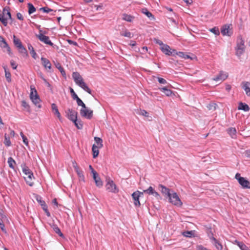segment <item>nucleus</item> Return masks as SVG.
Wrapping results in <instances>:
<instances>
[{
  "mask_svg": "<svg viewBox=\"0 0 250 250\" xmlns=\"http://www.w3.org/2000/svg\"><path fill=\"white\" fill-rule=\"evenodd\" d=\"M21 167L23 173L26 176L24 177L26 184L29 186L32 187L34 185L32 179L34 178L32 171L26 166L25 163L21 164Z\"/></svg>",
  "mask_w": 250,
  "mask_h": 250,
  "instance_id": "nucleus-1",
  "label": "nucleus"
},
{
  "mask_svg": "<svg viewBox=\"0 0 250 250\" xmlns=\"http://www.w3.org/2000/svg\"><path fill=\"white\" fill-rule=\"evenodd\" d=\"M244 40L242 37L239 35L237 38L236 46L235 47V55L240 57L245 52V46L244 45Z\"/></svg>",
  "mask_w": 250,
  "mask_h": 250,
  "instance_id": "nucleus-2",
  "label": "nucleus"
},
{
  "mask_svg": "<svg viewBox=\"0 0 250 250\" xmlns=\"http://www.w3.org/2000/svg\"><path fill=\"white\" fill-rule=\"evenodd\" d=\"M30 98L33 103L38 107L41 108V105L40 102L41 101L37 90L35 88H31V93L30 94Z\"/></svg>",
  "mask_w": 250,
  "mask_h": 250,
  "instance_id": "nucleus-3",
  "label": "nucleus"
},
{
  "mask_svg": "<svg viewBox=\"0 0 250 250\" xmlns=\"http://www.w3.org/2000/svg\"><path fill=\"white\" fill-rule=\"evenodd\" d=\"M168 198L169 202L172 205L178 207H180L182 206L183 203L176 192L172 191L169 196H168Z\"/></svg>",
  "mask_w": 250,
  "mask_h": 250,
  "instance_id": "nucleus-4",
  "label": "nucleus"
},
{
  "mask_svg": "<svg viewBox=\"0 0 250 250\" xmlns=\"http://www.w3.org/2000/svg\"><path fill=\"white\" fill-rule=\"evenodd\" d=\"M106 181L107 183L105 185V187L107 190L114 193H117L119 192V189L113 180L110 179L109 178L106 177Z\"/></svg>",
  "mask_w": 250,
  "mask_h": 250,
  "instance_id": "nucleus-5",
  "label": "nucleus"
},
{
  "mask_svg": "<svg viewBox=\"0 0 250 250\" xmlns=\"http://www.w3.org/2000/svg\"><path fill=\"white\" fill-rule=\"evenodd\" d=\"M231 24H225L223 25L221 28V33L223 36H227L230 37L232 34L233 31L232 28H230Z\"/></svg>",
  "mask_w": 250,
  "mask_h": 250,
  "instance_id": "nucleus-6",
  "label": "nucleus"
},
{
  "mask_svg": "<svg viewBox=\"0 0 250 250\" xmlns=\"http://www.w3.org/2000/svg\"><path fill=\"white\" fill-rule=\"evenodd\" d=\"M66 117L72 122L77 118L78 112L73 109L68 108L65 111Z\"/></svg>",
  "mask_w": 250,
  "mask_h": 250,
  "instance_id": "nucleus-7",
  "label": "nucleus"
},
{
  "mask_svg": "<svg viewBox=\"0 0 250 250\" xmlns=\"http://www.w3.org/2000/svg\"><path fill=\"white\" fill-rule=\"evenodd\" d=\"M8 10H10V7L8 6H5L3 8L2 12H0V21L4 26H6L8 23L7 17L5 16L6 14V12H7Z\"/></svg>",
  "mask_w": 250,
  "mask_h": 250,
  "instance_id": "nucleus-8",
  "label": "nucleus"
},
{
  "mask_svg": "<svg viewBox=\"0 0 250 250\" xmlns=\"http://www.w3.org/2000/svg\"><path fill=\"white\" fill-rule=\"evenodd\" d=\"M80 115L82 117H84L87 119H91L93 117V110L87 109H81Z\"/></svg>",
  "mask_w": 250,
  "mask_h": 250,
  "instance_id": "nucleus-9",
  "label": "nucleus"
},
{
  "mask_svg": "<svg viewBox=\"0 0 250 250\" xmlns=\"http://www.w3.org/2000/svg\"><path fill=\"white\" fill-rule=\"evenodd\" d=\"M161 50L163 53L168 56L174 55L176 53L175 50H172L169 45L166 44L161 47Z\"/></svg>",
  "mask_w": 250,
  "mask_h": 250,
  "instance_id": "nucleus-10",
  "label": "nucleus"
},
{
  "mask_svg": "<svg viewBox=\"0 0 250 250\" xmlns=\"http://www.w3.org/2000/svg\"><path fill=\"white\" fill-rule=\"evenodd\" d=\"M36 36L40 41L51 46H53L54 44L51 42L48 36H45L41 33Z\"/></svg>",
  "mask_w": 250,
  "mask_h": 250,
  "instance_id": "nucleus-11",
  "label": "nucleus"
},
{
  "mask_svg": "<svg viewBox=\"0 0 250 250\" xmlns=\"http://www.w3.org/2000/svg\"><path fill=\"white\" fill-rule=\"evenodd\" d=\"M72 78L78 85H80L82 83L84 82L83 79L80 73L78 72H74L72 73Z\"/></svg>",
  "mask_w": 250,
  "mask_h": 250,
  "instance_id": "nucleus-12",
  "label": "nucleus"
},
{
  "mask_svg": "<svg viewBox=\"0 0 250 250\" xmlns=\"http://www.w3.org/2000/svg\"><path fill=\"white\" fill-rule=\"evenodd\" d=\"M0 46L3 48L6 49L7 52L8 53L11 55L12 53L11 51V49L7 43L6 42L5 40L0 35Z\"/></svg>",
  "mask_w": 250,
  "mask_h": 250,
  "instance_id": "nucleus-13",
  "label": "nucleus"
},
{
  "mask_svg": "<svg viewBox=\"0 0 250 250\" xmlns=\"http://www.w3.org/2000/svg\"><path fill=\"white\" fill-rule=\"evenodd\" d=\"M132 197L134 200V204L136 207H140L141 205L139 198L140 191L137 190L132 194Z\"/></svg>",
  "mask_w": 250,
  "mask_h": 250,
  "instance_id": "nucleus-14",
  "label": "nucleus"
},
{
  "mask_svg": "<svg viewBox=\"0 0 250 250\" xmlns=\"http://www.w3.org/2000/svg\"><path fill=\"white\" fill-rule=\"evenodd\" d=\"M238 183L243 188L250 189V182L246 178L244 177L243 178H239Z\"/></svg>",
  "mask_w": 250,
  "mask_h": 250,
  "instance_id": "nucleus-15",
  "label": "nucleus"
},
{
  "mask_svg": "<svg viewBox=\"0 0 250 250\" xmlns=\"http://www.w3.org/2000/svg\"><path fill=\"white\" fill-rule=\"evenodd\" d=\"M93 178L95 181L97 187L101 188L103 186V182L101 180L100 177L99 176L97 172H95L94 173V175H93Z\"/></svg>",
  "mask_w": 250,
  "mask_h": 250,
  "instance_id": "nucleus-16",
  "label": "nucleus"
},
{
  "mask_svg": "<svg viewBox=\"0 0 250 250\" xmlns=\"http://www.w3.org/2000/svg\"><path fill=\"white\" fill-rule=\"evenodd\" d=\"M158 187L161 192L165 196H167V197H168V196L171 194L170 189L164 185L159 184Z\"/></svg>",
  "mask_w": 250,
  "mask_h": 250,
  "instance_id": "nucleus-17",
  "label": "nucleus"
},
{
  "mask_svg": "<svg viewBox=\"0 0 250 250\" xmlns=\"http://www.w3.org/2000/svg\"><path fill=\"white\" fill-rule=\"evenodd\" d=\"M228 77V75L227 74H225L223 71H220L219 74L212 80L215 81H224Z\"/></svg>",
  "mask_w": 250,
  "mask_h": 250,
  "instance_id": "nucleus-18",
  "label": "nucleus"
},
{
  "mask_svg": "<svg viewBox=\"0 0 250 250\" xmlns=\"http://www.w3.org/2000/svg\"><path fill=\"white\" fill-rule=\"evenodd\" d=\"M242 88L246 92L248 96H250V83L245 82L242 83Z\"/></svg>",
  "mask_w": 250,
  "mask_h": 250,
  "instance_id": "nucleus-19",
  "label": "nucleus"
},
{
  "mask_svg": "<svg viewBox=\"0 0 250 250\" xmlns=\"http://www.w3.org/2000/svg\"><path fill=\"white\" fill-rule=\"evenodd\" d=\"M41 60L42 65L45 68H48L49 69L51 68V64L49 60L45 58L42 57Z\"/></svg>",
  "mask_w": 250,
  "mask_h": 250,
  "instance_id": "nucleus-20",
  "label": "nucleus"
},
{
  "mask_svg": "<svg viewBox=\"0 0 250 250\" xmlns=\"http://www.w3.org/2000/svg\"><path fill=\"white\" fill-rule=\"evenodd\" d=\"M238 109L244 111H249L250 110V108L247 104L240 102L238 104Z\"/></svg>",
  "mask_w": 250,
  "mask_h": 250,
  "instance_id": "nucleus-21",
  "label": "nucleus"
},
{
  "mask_svg": "<svg viewBox=\"0 0 250 250\" xmlns=\"http://www.w3.org/2000/svg\"><path fill=\"white\" fill-rule=\"evenodd\" d=\"M51 109L54 114L60 120L61 119V114L59 111L57 105L53 103L51 104Z\"/></svg>",
  "mask_w": 250,
  "mask_h": 250,
  "instance_id": "nucleus-22",
  "label": "nucleus"
},
{
  "mask_svg": "<svg viewBox=\"0 0 250 250\" xmlns=\"http://www.w3.org/2000/svg\"><path fill=\"white\" fill-rule=\"evenodd\" d=\"M52 228L53 229V230L58 234L60 237L62 238H64V235L63 233L61 232V229H59V228L58 227V226L55 224H53L51 226Z\"/></svg>",
  "mask_w": 250,
  "mask_h": 250,
  "instance_id": "nucleus-23",
  "label": "nucleus"
},
{
  "mask_svg": "<svg viewBox=\"0 0 250 250\" xmlns=\"http://www.w3.org/2000/svg\"><path fill=\"white\" fill-rule=\"evenodd\" d=\"M228 133L232 138H236V129L234 127H229L227 129Z\"/></svg>",
  "mask_w": 250,
  "mask_h": 250,
  "instance_id": "nucleus-24",
  "label": "nucleus"
},
{
  "mask_svg": "<svg viewBox=\"0 0 250 250\" xmlns=\"http://www.w3.org/2000/svg\"><path fill=\"white\" fill-rule=\"evenodd\" d=\"M234 243L236 244L241 250H250L242 242H239L237 240H235Z\"/></svg>",
  "mask_w": 250,
  "mask_h": 250,
  "instance_id": "nucleus-25",
  "label": "nucleus"
},
{
  "mask_svg": "<svg viewBox=\"0 0 250 250\" xmlns=\"http://www.w3.org/2000/svg\"><path fill=\"white\" fill-rule=\"evenodd\" d=\"M3 68L5 72V76L7 81L9 83L11 82V73L7 68V66H3Z\"/></svg>",
  "mask_w": 250,
  "mask_h": 250,
  "instance_id": "nucleus-26",
  "label": "nucleus"
},
{
  "mask_svg": "<svg viewBox=\"0 0 250 250\" xmlns=\"http://www.w3.org/2000/svg\"><path fill=\"white\" fill-rule=\"evenodd\" d=\"M74 123L76 127L79 129H81L83 127V123L81 121V120H78L77 118L76 119L75 121H72Z\"/></svg>",
  "mask_w": 250,
  "mask_h": 250,
  "instance_id": "nucleus-27",
  "label": "nucleus"
},
{
  "mask_svg": "<svg viewBox=\"0 0 250 250\" xmlns=\"http://www.w3.org/2000/svg\"><path fill=\"white\" fill-rule=\"evenodd\" d=\"M99 146H96L95 144L92 146V151L93 153V157L94 158H96L99 155Z\"/></svg>",
  "mask_w": 250,
  "mask_h": 250,
  "instance_id": "nucleus-28",
  "label": "nucleus"
},
{
  "mask_svg": "<svg viewBox=\"0 0 250 250\" xmlns=\"http://www.w3.org/2000/svg\"><path fill=\"white\" fill-rule=\"evenodd\" d=\"M13 42L18 49L23 45L20 40L17 38L15 35L13 36Z\"/></svg>",
  "mask_w": 250,
  "mask_h": 250,
  "instance_id": "nucleus-29",
  "label": "nucleus"
},
{
  "mask_svg": "<svg viewBox=\"0 0 250 250\" xmlns=\"http://www.w3.org/2000/svg\"><path fill=\"white\" fill-rule=\"evenodd\" d=\"M80 87L83 89L84 91H86L88 93L92 94V91L91 89L88 87L87 84L84 82L82 83L80 85H79Z\"/></svg>",
  "mask_w": 250,
  "mask_h": 250,
  "instance_id": "nucleus-30",
  "label": "nucleus"
},
{
  "mask_svg": "<svg viewBox=\"0 0 250 250\" xmlns=\"http://www.w3.org/2000/svg\"><path fill=\"white\" fill-rule=\"evenodd\" d=\"M28 48L29 50L30 51V53L32 55V57L36 59L37 58V55L36 53V52L34 50V49L32 45L31 44H28Z\"/></svg>",
  "mask_w": 250,
  "mask_h": 250,
  "instance_id": "nucleus-31",
  "label": "nucleus"
},
{
  "mask_svg": "<svg viewBox=\"0 0 250 250\" xmlns=\"http://www.w3.org/2000/svg\"><path fill=\"white\" fill-rule=\"evenodd\" d=\"M159 89L163 92L167 96H170L172 94V91L166 87L159 88Z\"/></svg>",
  "mask_w": 250,
  "mask_h": 250,
  "instance_id": "nucleus-32",
  "label": "nucleus"
},
{
  "mask_svg": "<svg viewBox=\"0 0 250 250\" xmlns=\"http://www.w3.org/2000/svg\"><path fill=\"white\" fill-rule=\"evenodd\" d=\"M141 11L143 14H145L148 18H150L151 17V18H152L153 19H154V17L153 16V15L152 14V13L151 12H150L149 11H148V10L147 9V8H142L141 9Z\"/></svg>",
  "mask_w": 250,
  "mask_h": 250,
  "instance_id": "nucleus-33",
  "label": "nucleus"
},
{
  "mask_svg": "<svg viewBox=\"0 0 250 250\" xmlns=\"http://www.w3.org/2000/svg\"><path fill=\"white\" fill-rule=\"evenodd\" d=\"M27 6L28 8V14L29 15H31V14L33 13L36 11V8L31 3H28L27 4Z\"/></svg>",
  "mask_w": 250,
  "mask_h": 250,
  "instance_id": "nucleus-34",
  "label": "nucleus"
},
{
  "mask_svg": "<svg viewBox=\"0 0 250 250\" xmlns=\"http://www.w3.org/2000/svg\"><path fill=\"white\" fill-rule=\"evenodd\" d=\"M19 53L21 54L23 56L27 57L28 56V53L25 48L22 45L18 48Z\"/></svg>",
  "mask_w": 250,
  "mask_h": 250,
  "instance_id": "nucleus-35",
  "label": "nucleus"
},
{
  "mask_svg": "<svg viewBox=\"0 0 250 250\" xmlns=\"http://www.w3.org/2000/svg\"><path fill=\"white\" fill-rule=\"evenodd\" d=\"M7 163L9 165V167L13 169H14V164H16V162L13 159V158L12 157H9L8 158V161H7Z\"/></svg>",
  "mask_w": 250,
  "mask_h": 250,
  "instance_id": "nucleus-36",
  "label": "nucleus"
},
{
  "mask_svg": "<svg viewBox=\"0 0 250 250\" xmlns=\"http://www.w3.org/2000/svg\"><path fill=\"white\" fill-rule=\"evenodd\" d=\"M194 234L195 231L194 230L186 231L183 233V235L187 237H191L194 236Z\"/></svg>",
  "mask_w": 250,
  "mask_h": 250,
  "instance_id": "nucleus-37",
  "label": "nucleus"
},
{
  "mask_svg": "<svg viewBox=\"0 0 250 250\" xmlns=\"http://www.w3.org/2000/svg\"><path fill=\"white\" fill-rule=\"evenodd\" d=\"M94 140L96 142V143H97V144L98 145H99V148H101L103 147V140L101 138H99V137H94Z\"/></svg>",
  "mask_w": 250,
  "mask_h": 250,
  "instance_id": "nucleus-38",
  "label": "nucleus"
},
{
  "mask_svg": "<svg viewBox=\"0 0 250 250\" xmlns=\"http://www.w3.org/2000/svg\"><path fill=\"white\" fill-rule=\"evenodd\" d=\"M77 172V174L79 178L80 181H82L83 182H84V176L83 174V172L82 170H80V169L76 171Z\"/></svg>",
  "mask_w": 250,
  "mask_h": 250,
  "instance_id": "nucleus-39",
  "label": "nucleus"
},
{
  "mask_svg": "<svg viewBox=\"0 0 250 250\" xmlns=\"http://www.w3.org/2000/svg\"><path fill=\"white\" fill-rule=\"evenodd\" d=\"M4 144L7 146H11V143L10 140V137L6 135V134L4 135Z\"/></svg>",
  "mask_w": 250,
  "mask_h": 250,
  "instance_id": "nucleus-40",
  "label": "nucleus"
},
{
  "mask_svg": "<svg viewBox=\"0 0 250 250\" xmlns=\"http://www.w3.org/2000/svg\"><path fill=\"white\" fill-rule=\"evenodd\" d=\"M176 54L178 55L180 58H183L185 59H187L191 58L187 54H186L185 53L183 52H179L178 53H177L176 52Z\"/></svg>",
  "mask_w": 250,
  "mask_h": 250,
  "instance_id": "nucleus-41",
  "label": "nucleus"
},
{
  "mask_svg": "<svg viewBox=\"0 0 250 250\" xmlns=\"http://www.w3.org/2000/svg\"><path fill=\"white\" fill-rule=\"evenodd\" d=\"M217 106V104L214 103H211L207 105V107L209 110L213 111L216 109Z\"/></svg>",
  "mask_w": 250,
  "mask_h": 250,
  "instance_id": "nucleus-42",
  "label": "nucleus"
},
{
  "mask_svg": "<svg viewBox=\"0 0 250 250\" xmlns=\"http://www.w3.org/2000/svg\"><path fill=\"white\" fill-rule=\"evenodd\" d=\"M207 233L208 235V237L209 238V239L211 241H212V238H214V237H213V233L212 229L210 228H207Z\"/></svg>",
  "mask_w": 250,
  "mask_h": 250,
  "instance_id": "nucleus-43",
  "label": "nucleus"
},
{
  "mask_svg": "<svg viewBox=\"0 0 250 250\" xmlns=\"http://www.w3.org/2000/svg\"><path fill=\"white\" fill-rule=\"evenodd\" d=\"M209 31L213 33L215 35H219L220 31L218 27H214L209 29Z\"/></svg>",
  "mask_w": 250,
  "mask_h": 250,
  "instance_id": "nucleus-44",
  "label": "nucleus"
},
{
  "mask_svg": "<svg viewBox=\"0 0 250 250\" xmlns=\"http://www.w3.org/2000/svg\"><path fill=\"white\" fill-rule=\"evenodd\" d=\"M155 189L152 187H149L147 189L144 190V192L148 194V195H152Z\"/></svg>",
  "mask_w": 250,
  "mask_h": 250,
  "instance_id": "nucleus-45",
  "label": "nucleus"
},
{
  "mask_svg": "<svg viewBox=\"0 0 250 250\" xmlns=\"http://www.w3.org/2000/svg\"><path fill=\"white\" fill-rule=\"evenodd\" d=\"M21 105L26 111L28 112L30 111V106L25 101L23 100L21 101Z\"/></svg>",
  "mask_w": 250,
  "mask_h": 250,
  "instance_id": "nucleus-46",
  "label": "nucleus"
},
{
  "mask_svg": "<svg viewBox=\"0 0 250 250\" xmlns=\"http://www.w3.org/2000/svg\"><path fill=\"white\" fill-rule=\"evenodd\" d=\"M40 11H42L44 13H48L50 12L54 11V10L48 7H43L40 8Z\"/></svg>",
  "mask_w": 250,
  "mask_h": 250,
  "instance_id": "nucleus-47",
  "label": "nucleus"
},
{
  "mask_svg": "<svg viewBox=\"0 0 250 250\" xmlns=\"http://www.w3.org/2000/svg\"><path fill=\"white\" fill-rule=\"evenodd\" d=\"M20 135L21 136L24 144L26 146H28V141L26 137L24 135L22 132H20Z\"/></svg>",
  "mask_w": 250,
  "mask_h": 250,
  "instance_id": "nucleus-48",
  "label": "nucleus"
},
{
  "mask_svg": "<svg viewBox=\"0 0 250 250\" xmlns=\"http://www.w3.org/2000/svg\"><path fill=\"white\" fill-rule=\"evenodd\" d=\"M123 19L127 21L131 22L133 19V17L130 15L124 14Z\"/></svg>",
  "mask_w": 250,
  "mask_h": 250,
  "instance_id": "nucleus-49",
  "label": "nucleus"
},
{
  "mask_svg": "<svg viewBox=\"0 0 250 250\" xmlns=\"http://www.w3.org/2000/svg\"><path fill=\"white\" fill-rule=\"evenodd\" d=\"M121 35L129 38H131L132 37L131 33L127 30H126L124 33H121Z\"/></svg>",
  "mask_w": 250,
  "mask_h": 250,
  "instance_id": "nucleus-50",
  "label": "nucleus"
},
{
  "mask_svg": "<svg viewBox=\"0 0 250 250\" xmlns=\"http://www.w3.org/2000/svg\"><path fill=\"white\" fill-rule=\"evenodd\" d=\"M0 228L4 233H7L6 229L5 228V225L3 223L2 219L1 218H0Z\"/></svg>",
  "mask_w": 250,
  "mask_h": 250,
  "instance_id": "nucleus-51",
  "label": "nucleus"
},
{
  "mask_svg": "<svg viewBox=\"0 0 250 250\" xmlns=\"http://www.w3.org/2000/svg\"><path fill=\"white\" fill-rule=\"evenodd\" d=\"M70 92L71 94L72 98L73 100H75L78 97V95L76 94V93L75 92L73 89L71 87H69Z\"/></svg>",
  "mask_w": 250,
  "mask_h": 250,
  "instance_id": "nucleus-52",
  "label": "nucleus"
},
{
  "mask_svg": "<svg viewBox=\"0 0 250 250\" xmlns=\"http://www.w3.org/2000/svg\"><path fill=\"white\" fill-rule=\"evenodd\" d=\"M37 202L42 206V204H44L45 202L42 200L41 196L38 195L36 197Z\"/></svg>",
  "mask_w": 250,
  "mask_h": 250,
  "instance_id": "nucleus-53",
  "label": "nucleus"
},
{
  "mask_svg": "<svg viewBox=\"0 0 250 250\" xmlns=\"http://www.w3.org/2000/svg\"><path fill=\"white\" fill-rule=\"evenodd\" d=\"M152 195L154 196L156 198V199L158 200H160V199H162V198H161V196L159 195V194L155 190H154V191L153 192V193H152Z\"/></svg>",
  "mask_w": 250,
  "mask_h": 250,
  "instance_id": "nucleus-54",
  "label": "nucleus"
},
{
  "mask_svg": "<svg viewBox=\"0 0 250 250\" xmlns=\"http://www.w3.org/2000/svg\"><path fill=\"white\" fill-rule=\"evenodd\" d=\"M152 195L154 196L156 198V199L158 200H160V199H162V198H161V196L159 195V194L155 190H154V191L153 192V193H152Z\"/></svg>",
  "mask_w": 250,
  "mask_h": 250,
  "instance_id": "nucleus-55",
  "label": "nucleus"
},
{
  "mask_svg": "<svg viewBox=\"0 0 250 250\" xmlns=\"http://www.w3.org/2000/svg\"><path fill=\"white\" fill-rule=\"evenodd\" d=\"M158 81L159 83H162V84H166L167 83V81L162 78L158 77Z\"/></svg>",
  "mask_w": 250,
  "mask_h": 250,
  "instance_id": "nucleus-56",
  "label": "nucleus"
},
{
  "mask_svg": "<svg viewBox=\"0 0 250 250\" xmlns=\"http://www.w3.org/2000/svg\"><path fill=\"white\" fill-rule=\"evenodd\" d=\"M5 17H7V20L9 19V20H11L12 21H13V19H12V18L11 14V13L10 12V10H8L7 11V12H6V14L5 15Z\"/></svg>",
  "mask_w": 250,
  "mask_h": 250,
  "instance_id": "nucleus-57",
  "label": "nucleus"
},
{
  "mask_svg": "<svg viewBox=\"0 0 250 250\" xmlns=\"http://www.w3.org/2000/svg\"><path fill=\"white\" fill-rule=\"evenodd\" d=\"M141 114L145 117H148L149 113L145 110H142L141 111Z\"/></svg>",
  "mask_w": 250,
  "mask_h": 250,
  "instance_id": "nucleus-58",
  "label": "nucleus"
},
{
  "mask_svg": "<svg viewBox=\"0 0 250 250\" xmlns=\"http://www.w3.org/2000/svg\"><path fill=\"white\" fill-rule=\"evenodd\" d=\"M10 64L12 66L13 69H16L17 68V65L13 60H11L10 61Z\"/></svg>",
  "mask_w": 250,
  "mask_h": 250,
  "instance_id": "nucleus-59",
  "label": "nucleus"
},
{
  "mask_svg": "<svg viewBox=\"0 0 250 250\" xmlns=\"http://www.w3.org/2000/svg\"><path fill=\"white\" fill-rule=\"evenodd\" d=\"M75 100L76 101L77 104L79 106H80L81 105H82V104L83 103L82 101V100L80 98H79V97H78L76 99H75Z\"/></svg>",
  "mask_w": 250,
  "mask_h": 250,
  "instance_id": "nucleus-60",
  "label": "nucleus"
},
{
  "mask_svg": "<svg viewBox=\"0 0 250 250\" xmlns=\"http://www.w3.org/2000/svg\"><path fill=\"white\" fill-rule=\"evenodd\" d=\"M73 167L74 168L75 170L76 171H77V170H79V167H78V166L77 165V163L75 161L73 162Z\"/></svg>",
  "mask_w": 250,
  "mask_h": 250,
  "instance_id": "nucleus-61",
  "label": "nucleus"
},
{
  "mask_svg": "<svg viewBox=\"0 0 250 250\" xmlns=\"http://www.w3.org/2000/svg\"><path fill=\"white\" fill-rule=\"evenodd\" d=\"M196 249L197 250H207V249L202 245H198L196 247Z\"/></svg>",
  "mask_w": 250,
  "mask_h": 250,
  "instance_id": "nucleus-62",
  "label": "nucleus"
},
{
  "mask_svg": "<svg viewBox=\"0 0 250 250\" xmlns=\"http://www.w3.org/2000/svg\"><path fill=\"white\" fill-rule=\"evenodd\" d=\"M17 18L20 20H21V21H23V16L22 15V14L20 13H18L17 14Z\"/></svg>",
  "mask_w": 250,
  "mask_h": 250,
  "instance_id": "nucleus-63",
  "label": "nucleus"
},
{
  "mask_svg": "<svg viewBox=\"0 0 250 250\" xmlns=\"http://www.w3.org/2000/svg\"><path fill=\"white\" fill-rule=\"evenodd\" d=\"M45 213H46V215L48 216V217H50L51 216V214H50V213L49 212L48 209V208H44V209H43Z\"/></svg>",
  "mask_w": 250,
  "mask_h": 250,
  "instance_id": "nucleus-64",
  "label": "nucleus"
}]
</instances>
